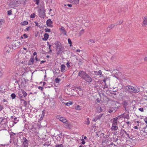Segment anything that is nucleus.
I'll return each instance as SVG.
<instances>
[{"instance_id": "f257e3e1", "label": "nucleus", "mask_w": 147, "mask_h": 147, "mask_svg": "<svg viewBox=\"0 0 147 147\" xmlns=\"http://www.w3.org/2000/svg\"><path fill=\"white\" fill-rule=\"evenodd\" d=\"M78 75L88 83H90L92 81V79L91 77L85 71H80Z\"/></svg>"}, {"instance_id": "f03ea898", "label": "nucleus", "mask_w": 147, "mask_h": 147, "mask_svg": "<svg viewBox=\"0 0 147 147\" xmlns=\"http://www.w3.org/2000/svg\"><path fill=\"white\" fill-rule=\"evenodd\" d=\"M126 87L128 88V89H127L130 92L136 93L140 91V88L137 87H134L128 85Z\"/></svg>"}, {"instance_id": "7ed1b4c3", "label": "nucleus", "mask_w": 147, "mask_h": 147, "mask_svg": "<svg viewBox=\"0 0 147 147\" xmlns=\"http://www.w3.org/2000/svg\"><path fill=\"white\" fill-rule=\"evenodd\" d=\"M21 142L23 143L22 146L24 147H28V141L27 139L24 137L22 136L20 137Z\"/></svg>"}, {"instance_id": "20e7f679", "label": "nucleus", "mask_w": 147, "mask_h": 147, "mask_svg": "<svg viewBox=\"0 0 147 147\" xmlns=\"http://www.w3.org/2000/svg\"><path fill=\"white\" fill-rule=\"evenodd\" d=\"M20 3H21L20 0H13L10 3L9 5L11 7H13L18 6Z\"/></svg>"}, {"instance_id": "39448f33", "label": "nucleus", "mask_w": 147, "mask_h": 147, "mask_svg": "<svg viewBox=\"0 0 147 147\" xmlns=\"http://www.w3.org/2000/svg\"><path fill=\"white\" fill-rule=\"evenodd\" d=\"M38 15L40 17L44 18L45 16V11L44 8L40 9L38 10Z\"/></svg>"}, {"instance_id": "423d86ee", "label": "nucleus", "mask_w": 147, "mask_h": 147, "mask_svg": "<svg viewBox=\"0 0 147 147\" xmlns=\"http://www.w3.org/2000/svg\"><path fill=\"white\" fill-rule=\"evenodd\" d=\"M64 49V48L63 46L57 48L56 49V53L57 55H61L63 52Z\"/></svg>"}, {"instance_id": "0eeeda50", "label": "nucleus", "mask_w": 147, "mask_h": 147, "mask_svg": "<svg viewBox=\"0 0 147 147\" xmlns=\"http://www.w3.org/2000/svg\"><path fill=\"white\" fill-rule=\"evenodd\" d=\"M53 23V22L51 19H49L47 20L46 21V24L48 26L51 27H53V26L52 25Z\"/></svg>"}, {"instance_id": "6e6552de", "label": "nucleus", "mask_w": 147, "mask_h": 147, "mask_svg": "<svg viewBox=\"0 0 147 147\" xmlns=\"http://www.w3.org/2000/svg\"><path fill=\"white\" fill-rule=\"evenodd\" d=\"M34 56H31L30 60L29 61L28 63V65H32L33 64L34 61Z\"/></svg>"}, {"instance_id": "1a4fd4ad", "label": "nucleus", "mask_w": 147, "mask_h": 147, "mask_svg": "<svg viewBox=\"0 0 147 147\" xmlns=\"http://www.w3.org/2000/svg\"><path fill=\"white\" fill-rule=\"evenodd\" d=\"M54 44L55 45L56 49L57 48L63 46L62 45L60 42L58 41H56L54 43Z\"/></svg>"}, {"instance_id": "9d476101", "label": "nucleus", "mask_w": 147, "mask_h": 147, "mask_svg": "<svg viewBox=\"0 0 147 147\" xmlns=\"http://www.w3.org/2000/svg\"><path fill=\"white\" fill-rule=\"evenodd\" d=\"M49 35L47 33H45L44 34V38H42L43 40L46 41L49 38Z\"/></svg>"}, {"instance_id": "9b49d317", "label": "nucleus", "mask_w": 147, "mask_h": 147, "mask_svg": "<svg viewBox=\"0 0 147 147\" xmlns=\"http://www.w3.org/2000/svg\"><path fill=\"white\" fill-rule=\"evenodd\" d=\"M11 45L13 47H14L15 48H18L19 46V44L17 43L15 41H13Z\"/></svg>"}, {"instance_id": "f8f14e48", "label": "nucleus", "mask_w": 147, "mask_h": 147, "mask_svg": "<svg viewBox=\"0 0 147 147\" xmlns=\"http://www.w3.org/2000/svg\"><path fill=\"white\" fill-rule=\"evenodd\" d=\"M103 115V114H100L98 116H96L95 118L93 119L92 121H96L98 119H100Z\"/></svg>"}, {"instance_id": "ddd939ff", "label": "nucleus", "mask_w": 147, "mask_h": 147, "mask_svg": "<svg viewBox=\"0 0 147 147\" xmlns=\"http://www.w3.org/2000/svg\"><path fill=\"white\" fill-rule=\"evenodd\" d=\"M147 25V16H146L144 18V20L143 22V26H145Z\"/></svg>"}, {"instance_id": "4468645a", "label": "nucleus", "mask_w": 147, "mask_h": 147, "mask_svg": "<svg viewBox=\"0 0 147 147\" xmlns=\"http://www.w3.org/2000/svg\"><path fill=\"white\" fill-rule=\"evenodd\" d=\"M94 74L96 76H99L100 77H101L102 74V71L101 70H100L98 71H94Z\"/></svg>"}, {"instance_id": "2eb2a0df", "label": "nucleus", "mask_w": 147, "mask_h": 147, "mask_svg": "<svg viewBox=\"0 0 147 147\" xmlns=\"http://www.w3.org/2000/svg\"><path fill=\"white\" fill-rule=\"evenodd\" d=\"M123 107L125 108V110L126 111H127L126 109V106L128 104V102L125 100H124L123 101Z\"/></svg>"}, {"instance_id": "dca6fc26", "label": "nucleus", "mask_w": 147, "mask_h": 147, "mask_svg": "<svg viewBox=\"0 0 147 147\" xmlns=\"http://www.w3.org/2000/svg\"><path fill=\"white\" fill-rule=\"evenodd\" d=\"M77 89H78L80 90V91L81 92L80 94H82V89L80 86H78L77 87L75 88L74 89H73V90L75 91H78V90H77Z\"/></svg>"}, {"instance_id": "f3484780", "label": "nucleus", "mask_w": 147, "mask_h": 147, "mask_svg": "<svg viewBox=\"0 0 147 147\" xmlns=\"http://www.w3.org/2000/svg\"><path fill=\"white\" fill-rule=\"evenodd\" d=\"M122 117L124 118H126L127 119H129V115L128 114H127L125 115H124V114H123L122 115H121Z\"/></svg>"}, {"instance_id": "a211bd4d", "label": "nucleus", "mask_w": 147, "mask_h": 147, "mask_svg": "<svg viewBox=\"0 0 147 147\" xmlns=\"http://www.w3.org/2000/svg\"><path fill=\"white\" fill-rule=\"evenodd\" d=\"M89 119L88 118L87 119L85 120L84 122V124H86L87 125H88L90 124V121L89 120Z\"/></svg>"}, {"instance_id": "6ab92c4d", "label": "nucleus", "mask_w": 147, "mask_h": 147, "mask_svg": "<svg viewBox=\"0 0 147 147\" xmlns=\"http://www.w3.org/2000/svg\"><path fill=\"white\" fill-rule=\"evenodd\" d=\"M60 29L63 31L62 33L65 35H67V32L65 30V28L63 27H62Z\"/></svg>"}, {"instance_id": "aec40b11", "label": "nucleus", "mask_w": 147, "mask_h": 147, "mask_svg": "<svg viewBox=\"0 0 147 147\" xmlns=\"http://www.w3.org/2000/svg\"><path fill=\"white\" fill-rule=\"evenodd\" d=\"M115 25L113 24H111L107 28V29L108 30H110L113 28L115 26Z\"/></svg>"}, {"instance_id": "412c9836", "label": "nucleus", "mask_w": 147, "mask_h": 147, "mask_svg": "<svg viewBox=\"0 0 147 147\" xmlns=\"http://www.w3.org/2000/svg\"><path fill=\"white\" fill-rule=\"evenodd\" d=\"M61 71L62 72H63L65 70V65L64 64H62L61 65Z\"/></svg>"}, {"instance_id": "4be33fe9", "label": "nucleus", "mask_w": 147, "mask_h": 147, "mask_svg": "<svg viewBox=\"0 0 147 147\" xmlns=\"http://www.w3.org/2000/svg\"><path fill=\"white\" fill-rule=\"evenodd\" d=\"M118 128V127L116 125L112 126L111 129L113 131H115L117 130Z\"/></svg>"}, {"instance_id": "5701e85b", "label": "nucleus", "mask_w": 147, "mask_h": 147, "mask_svg": "<svg viewBox=\"0 0 147 147\" xmlns=\"http://www.w3.org/2000/svg\"><path fill=\"white\" fill-rule=\"evenodd\" d=\"M70 1L75 4H78L79 3V0H70Z\"/></svg>"}, {"instance_id": "b1692460", "label": "nucleus", "mask_w": 147, "mask_h": 147, "mask_svg": "<svg viewBox=\"0 0 147 147\" xmlns=\"http://www.w3.org/2000/svg\"><path fill=\"white\" fill-rule=\"evenodd\" d=\"M60 120L64 123H65L67 121L66 119H65L63 117H61L60 119Z\"/></svg>"}, {"instance_id": "393cba45", "label": "nucleus", "mask_w": 147, "mask_h": 147, "mask_svg": "<svg viewBox=\"0 0 147 147\" xmlns=\"http://www.w3.org/2000/svg\"><path fill=\"white\" fill-rule=\"evenodd\" d=\"M107 83H105L104 87H103V89H105L107 88V90H106V91H107L108 90V85L107 84Z\"/></svg>"}, {"instance_id": "a878e982", "label": "nucleus", "mask_w": 147, "mask_h": 147, "mask_svg": "<svg viewBox=\"0 0 147 147\" xmlns=\"http://www.w3.org/2000/svg\"><path fill=\"white\" fill-rule=\"evenodd\" d=\"M47 43L48 46H49V51L50 52H51L52 50L51 49V45H50L49 44V42H47Z\"/></svg>"}, {"instance_id": "bb28decb", "label": "nucleus", "mask_w": 147, "mask_h": 147, "mask_svg": "<svg viewBox=\"0 0 147 147\" xmlns=\"http://www.w3.org/2000/svg\"><path fill=\"white\" fill-rule=\"evenodd\" d=\"M73 103V102L71 101H69L65 103L64 104L67 106H69L72 105Z\"/></svg>"}, {"instance_id": "cd10ccee", "label": "nucleus", "mask_w": 147, "mask_h": 147, "mask_svg": "<svg viewBox=\"0 0 147 147\" xmlns=\"http://www.w3.org/2000/svg\"><path fill=\"white\" fill-rule=\"evenodd\" d=\"M83 62V61L82 59H80L79 60V62L78 63V64L79 65H82Z\"/></svg>"}, {"instance_id": "c85d7f7f", "label": "nucleus", "mask_w": 147, "mask_h": 147, "mask_svg": "<svg viewBox=\"0 0 147 147\" xmlns=\"http://www.w3.org/2000/svg\"><path fill=\"white\" fill-rule=\"evenodd\" d=\"M106 80V82L107 83H109L110 82V79L109 78H105Z\"/></svg>"}, {"instance_id": "c756f323", "label": "nucleus", "mask_w": 147, "mask_h": 147, "mask_svg": "<svg viewBox=\"0 0 147 147\" xmlns=\"http://www.w3.org/2000/svg\"><path fill=\"white\" fill-rule=\"evenodd\" d=\"M22 93L23 94V95L24 97H25L27 95V93L24 90L22 91Z\"/></svg>"}, {"instance_id": "7c9ffc66", "label": "nucleus", "mask_w": 147, "mask_h": 147, "mask_svg": "<svg viewBox=\"0 0 147 147\" xmlns=\"http://www.w3.org/2000/svg\"><path fill=\"white\" fill-rule=\"evenodd\" d=\"M28 22L26 21H24L23 22H22V24L23 25H26L28 24Z\"/></svg>"}, {"instance_id": "2f4dec72", "label": "nucleus", "mask_w": 147, "mask_h": 147, "mask_svg": "<svg viewBox=\"0 0 147 147\" xmlns=\"http://www.w3.org/2000/svg\"><path fill=\"white\" fill-rule=\"evenodd\" d=\"M119 117L120 116H119L116 117L114 118L113 121L117 122V119H118Z\"/></svg>"}, {"instance_id": "473e14b6", "label": "nucleus", "mask_w": 147, "mask_h": 147, "mask_svg": "<svg viewBox=\"0 0 147 147\" xmlns=\"http://www.w3.org/2000/svg\"><path fill=\"white\" fill-rule=\"evenodd\" d=\"M11 96L12 99H15L16 96L14 93L11 94Z\"/></svg>"}, {"instance_id": "72a5a7b5", "label": "nucleus", "mask_w": 147, "mask_h": 147, "mask_svg": "<svg viewBox=\"0 0 147 147\" xmlns=\"http://www.w3.org/2000/svg\"><path fill=\"white\" fill-rule=\"evenodd\" d=\"M76 109L78 110H80L81 109V107L78 105L76 107Z\"/></svg>"}, {"instance_id": "f704fd0d", "label": "nucleus", "mask_w": 147, "mask_h": 147, "mask_svg": "<svg viewBox=\"0 0 147 147\" xmlns=\"http://www.w3.org/2000/svg\"><path fill=\"white\" fill-rule=\"evenodd\" d=\"M123 22V20H120L118 21L117 22V23H116V24L117 25H118V24L120 25Z\"/></svg>"}, {"instance_id": "c9c22d12", "label": "nucleus", "mask_w": 147, "mask_h": 147, "mask_svg": "<svg viewBox=\"0 0 147 147\" xmlns=\"http://www.w3.org/2000/svg\"><path fill=\"white\" fill-rule=\"evenodd\" d=\"M121 130L123 131L124 132V133L129 138H130L129 136V134H128L126 131H125L123 129H121Z\"/></svg>"}, {"instance_id": "e433bc0d", "label": "nucleus", "mask_w": 147, "mask_h": 147, "mask_svg": "<svg viewBox=\"0 0 147 147\" xmlns=\"http://www.w3.org/2000/svg\"><path fill=\"white\" fill-rule=\"evenodd\" d=\"M45 31L46 32H51V30L48 28H46L45 29Z\"/></svg>"}, {"instance_id": "4c0bfd02", "label": "nucleus", "mask_w": 147, "mask_h": 147, "mask_svg": "<svg viewBox=\"0 0 147 147\" xmlns=\"http://www.w3.org/2000/svg\"><path fill=\"white\" fill-rule=\"evenodd\" d=\"M68 43L70 44V46H71L72 42L70 38H68Z\"/></svg>"}, {"instance_id": "58836bf2", "label": "nucleus", "mask_w": 147, "mask_h": 147, "mask_svg": "<svg viewBox=\"0 0 147 147\" xmlns=\"http://www.w3.org/2000/svg\"><path fill=\"white\" fill-rule=\"evenodd\" d=\"M35 17V14L34 13H33V14H31L30 16V17L31 18H34Z\"/></svg>"}, {"instance_id": "ea45409f", "label": "nucleus", "mask_w": 147, "mask_h": 147, "mask_svg": "<svg viewBox=\"0 0 147 147\" xmlns=\"http://www.w3.org/2000/svg\"><path fill=\"white\" fill-rule=\"evenodd\" d=\"M12 10H10L9 11H7V14L8 15H11L12 14Z\"/></svg>"}, {"instance_id": "a19ab883", "label": "nucleus", "mask_w": 147, "mask_h": 147, "mask_svg": "<svg viewBox=\"0 0 147 147\" xmlns=\"http://www.w3.org/2000/svg\"><path fill=\"white\" fill-rule=\"evenodd\" d=\"M55 147H63V146L61 144H57L55 146Z\"/></svg>"}, {"instance_id": "79ce46f5", "label": "nucleus", "mask_w": 147, "mask_h": 147, "mask_svg": "<svg viewBox=\"0 0 147 147\" xmlns=\"http://www.w3.org/2000/svg\"><path fill=\"white\" fill-rule=\"evenodd\" d=\"M60 80V79L59 78H56L55 80L56 83H59Z\"/></svg>"}, {"instance_id": "37998d69", "label": "nucleus", "mask_w": 147, "mask_h": 147, "mask_svg": "<svg viewBox=\"0 0 147 147\" xmlns=\"http://www.w3.org/2000/svg\"><path fill=\"white\" fill-rule=\"evenodd\" d=\"M34 1L36 2L35 4L36 5H38L39 4V1L38 0H34Z\"/></svg>"}, {"instance_id": "c03bdc74", "label": "nucleus", "mask_w": 147, "mask_h": 147, "mask_svg": "<svg viewBox=\"0 0 147 147\" xmlns=\"http://www.w3.org/2000/svg\"><path fill=\"white\" fill-rule=\"evenodd\" d=\"M77 92L78 94H79V96H81L82 95H83V91H82V94L81 95L80 94L81 92L80 91V90H78V91H77Z\"/></svg>"}, {"instance_id": "a18cd8bd", "label": "nucleus", "mask_w": 147, "mask_h": 147, "mask_svg": "<svg viewBox=\"0 0 147 147\" xmlns=\"http://www.w3.org/2000/svg\"><path fill=\"white\" fill-rule=\"evenodd\" d=\"M27 104V103L26 101H25L24 102L23 104V106H24L25 107H26Z\"/></svg>"}, {"instance_id": "49530a36", "label": "nucleus", "mask_w": 147, "mask_h": 147, "mask_svg": "<svg viewBox=\"0 0 147 147\" xmlns=\"http://www.w3.org/2000/svg\"><path fill=\"white\" fill-rule=\"evenodd\" d=\"M126 123L127 125L128 126L130 127L131 126V123L129 121H127L126 122Z\"/></svg>"}, {"instance_id": "de8ad7c7", "label": "nucleus", "mask_w": 147, "mask_h": 147, "mask_svg": "<svg viewBox=\"0 0 147 147\" xmlns=\"http://www.w3.org/2000/svg\"><path fill=\"white\" fill-rule=\"evenodd\" d=\"M98 112H101L102 110V108L100 107V108H98Z\"/></svg>"}, {"instance_id": "09e8293b", "label": "nucleus", "mask_w": 147, "mask_h": 147, "mask_svg": "<svg viewBox=\"0 0 147 147\" xmlns=\"http://www.w3.org/2000/svg\"><path fill=\"white\" fill-rule=\"evenodd\" d=\"M123 131H122L121 130V131L120 132V134L121 136H123V135H124V133H123Z\"/></svg>"}, {"instance_id": "8fccbe9b", "label": "nucleus", "mask_w": 147, "mask_h": 147, "mask_svg": "<svg viewBox=\"0 0 147 147\" xmlns=\"http://www.w3.org/2000/svg\"><path fill=\"white\" fill-rule=\"evenodd\" d=\"M34 23H35L36 24V26H37L38 27H40V25H39L38 23V22H35Z\"/></svg>"}, {"instance_id": "3c124183", "label": "nucleus", "mask_w": 147, "mask_h": 147, "mask_svg": "<svg viewBox=\"0 0 147 147\" xmlns=\"http://www.w3.org/2000/svg\"><path fill=\"white\" fill-rule=\"evenodd\" d=\"M44 117V115H41L40 117V119H39V120L40 121L42 120V119H43V117Z\"/></svg>"}, {"instance_id": "603ef678", "label": "nucleus", "mask_w": 147, "mask_h": 147, "mask_svg": "<svg viewBox=\"0 0 147 147\" xmlns=\"http://www.w3.org/2000/svg\"><path fill=\"white\" fill-rule=\"evenodd\" d=\"M117 125V123L115 122H113L112 126L116 125Z\"/></svg>"}, {"instance_id": "864d4df0", "label": "nucleus", "mask_w": 147, "mask_h": 147, "mask_svg": "<svg viewBox=\"0 0 147 147\" xmlns=\"http://www.w3.org/2000/svg\"><path fill=\"white\" fill-rule=\"evenodd\" d=\"M23 36H24V38H27L28 37V36L26 34H23Z\"/></svg>"}, {"instance_id": "5fc2aeb1", "label": "nucleus", "mask_w": 147, "mask_h": 147, "mask_svg": "<svg viewBox=\"0 0 147 147\" xmlns=\"http://www.w3.org/2000/svg\"><path fill=\"white\" fill-rule=\"evenodd\" d=\"M38 88L40 90L42 91L43 90V88L42 87H41V86H39L38 87Z\"/></svg>"}, {"instance_id": "6e6d98bb", "label": "nucleus", "mask_w": 147, "mask_h": 147, "mask_svg": "<svg viewBox=\"0 0 147 147\" xmlns=\"http://www.w3.org/2000/svg\"><path fill=\"white\" fill-rule=\"evenodd\" d=\"M141 112L144 111V109L143 108H140L138 109Z\"/></svg>"}, {"instance_id": "4d7b16f0", "label": "nucleus", "mask_w": 147, "mask_h": 147, "mask_svg": "<svg viewBox=\"0 0 147 147\" xmlns=\"http://www.w3.org/2000/svg\"><path fill=\"white\" fill-rule=\"evenodd\" d=\"M66 65L67 67H70V65H69V62H67L66 63Z\"/></svg>"}, {"instance_id": "13d9d810", "label": "nucleus", "mask_w": 147, "mask_h": 147, "mask_svg": "<svg viewBox=\"0 0 147 147\" xmlns=\"http://www.w3.org/2000/svg\"><path fill=\"white\" fill-rule=\"evenodd\" d=\"M17 119V118H16V117H15L14 118V123H17V121H17V120H16ZM13 122H14L13 121Z\"/></svg>"}, {"instance_id": "bf43d9fd", "label": "nucleus", "mask_w": 147, "mask_h": 147, "mask_svg": "<svg viewBox=\"0 0 147 147\" xmlns=\"http://www.w3.org/2000/svg\"><path fill=\"white\" fill-rule=\"evenodd\" d=\"M35 60L36 61H40V59H38L36 56L35 57Z\"/></svg>"}, {"instance_id": "052dcab7", "label": "nucleus", "mask_w": 147, "mask_h": 147, "mask_svg": "<svg viewBox=\"0 0 147 147\" xmlns=\"http://www.w3.org/2000/svg\"><path fill=\"white\" fill-rule=\"evenodd\" d=\"M18 94L19 97L21 98L22 97V95L20 93H19Z\"/></svg>"}, {"instance_id": "680f3d73", "label": "nucleus", "mask_w": 147, "mask_h": 147, "mask_svg": "<svg viewBox=\"0 0 147 147\" xmlns=\"http://www.w3.org/2000/svg\"><path fill=\"white\" fill-rule=\"evenodd\" d=\"M147 126H146L145 127H144L143 128V129L142 130V131H143L144 132L146 130L145 129L146 128Z\"/></svg>"}, {"instance_id": "e2e57ef3", "label": "nucleus", "mask_w": 147, "mask_h": 147, "mask_svg": "<svg viewBox=\"0 0 147 147\" xmlns=\"http://www.w3.org/2000/svg\"><path fill=\"white\" fill-rule=\"evenodd\" d=\"M45 61H41L40 63V64H42V63H45Z\"/></svg>"}, {"instance_id": "0e129e2a", "label": "nucleus", "mask_w": 147, "mask_h": 147, "mask_svg": "<svg viewBox=\"0 0 147 147\" xmlns=\"http://www.w3.org/2000/svg\"><path fill=\"white\" fill-rule=\"evenodd\" d=\"M3 109L2 105H0V111H1Z\"/></svg>"}, {"instance_id": "69168bd1", "label": "nucleus", "mask_w": 147, "mask_h": 147, "mask_svg": "<svg viewBox=\"0 0 147 147\" xmlns=\"http://www.w3.org/2000/svg\"><path fill=\"white\" fill-rule=\"evenodd\" d=\"M88 45H93V44H92V42H90L89 41H88Z\"/></svg>"}, {"instance_id": "338daca9", "label": "nucleus", "mask_w": 147, "mask_h": 147, "mask_svg": "<svg viewBox=\"0 0 147 147\" xmlns=\"http://www.w3.org/2000/svg\"><path fill=\"white\" fill-rule=\"evenodd\" d=\"M144 120L145 121L146 123L147 124V119L146 118H144Z\"/></svg>"}, {"instance_id": "774afa93", "label": "nucleus", "mask_w": 147, "mask_h": 147, "mask_svg": "<svg viewBox=\"0 0 147 147\" xmlns=\"http://www.w3.org/2000/svg\"><path fill=\"white\" fill-rule=\"evenodd\" d=\"M144 60L145 61H147V57L144 58Z\"/></svg>"}]
</instances>
